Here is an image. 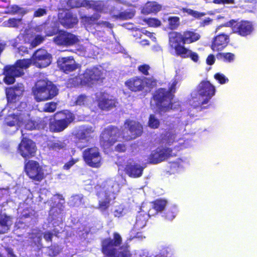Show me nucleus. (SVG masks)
I'll use <instances>...</instances> for the list:
<instances>
[{"instance_id": "f257e3e1", "label": "nucleus", "mask_w": 257, "mask_h": 257, "mask_svg": "<svg viewBox=\"0 0 257 257\" xmlns=\"http://www.w3.org/2000/svg\"><path fill=\"white\" fill-rule=\"evenodd\" d=\"M122 239L117 232L113 233V238L106 237L101 241V251L107 257H132L127 244L120 245Z\"/></svg>"}, {"instance_id": "f03ea898", "label": "nucleus", "mask_w": 257, "mask_h": 257, "mask_svg": "<svg viewBox=\"0 0 257 257\" xmlns=\"http://www.w3.org/2000/svg\"><path fill=\"white\" fill-rule=\"evenodd\" d=\"M103 79L102 71L97 67H93L86 69L81 77L76 75L68 78L67 84L70 87H76L79 85L92 86L102 82Z\"/></svg>"}, {"instance_id": "7ed1b4c3", "label": "nucleus", "mask_w": 257, "mask_h": 257, "mask_svg": "<svg viewBox=\"0 0 257 257\" xmlns=\"http://www.w3.org/2000/svg\"><path fill=\"white\" fill-rule=\"evenodd\" d=\"M200 38V35L193 29H187L183 32L172 31L169 34V42L170 46L177 51L179 47L193 43Z\"/></svg>"}, {"instance_id": "20e7f679", "label": "nucleus", "mask_w": 257, "mask_h": 257, "mask_svg": "<svg viewBox=\"0 0 257 257\" xmlns=\"http://www.w3.org/2000/svg\"><path fill=\"white\" fill-rule=\"evenodd\" d=\"M7 100V106L10 108L22 111L27 107L25 102L21 101V98L25 92V87L22 83H17L15 85L6 89Z\"/></svg>"}, {"instance_id": "39448f33", "label": "nucleus", "mask_w": 257, "mask_h": 257, "mask_svg": "<svg viewBox=\"0 0 257 257\" xmlns=\"http://www.w3.org/2000/svg\"><path fill=\"white\" fill-rule=\"evenodd\" d=\"M33 63L32 59H23L17 60L13 65H7L4 70V82L10 85L15 83L16 78L24 74V69H26Z\"/></svg>"}, {"instance_id": "423d86ee", "label": "nucleus", "mask_w": 257, "mask_h": 257, "mask_svg": "<svg viewBox=\"0 0 257 257\" xmlns=\"http://www.w3.org/2000/svg\"><path fill=\"white\" fill-rule=\"evenodd\" d=\"M197 93L202 97H205L203 100H198L197 98L193 97L192 105L195 108H199L200 110L208 108L209 105L204 106V104L208 103L209 101L215 95L216 92L215 87L212 84L210 81L203 80H202L197 86Z\"/></svg>"}, {"instance_id": "0eeeda50", "label": "nucleus", "mask_w": 257, "mask_h": 257, "mask_svg": "<svg viewBox=\"0 0 257 257\" xmlns=\"http://www.w3.org/2000/svg\"><path fill=\"white\" fill-rule=\"evenodd\" d=\"M32 92L36 101L41 102L54 98L58 94V89L51 81L40 80Z\"/></svg>"}, {"instance_id": "6e6552de", "label": "nucleus", "mask_w": 257, "mask_h": 257, "mask_svg": "<svg viewBox=\"0 0 257 257\" xmlns=\"http://www.w3.org/2000/svg\"><path fill=\"white\" fill-rule=\"evenodd\" d=\"M57 119L50 121L49 128L52 133H60L65 130L75 119L74 114L68 110L57 111L54 114Z\"/></svg>"}, {"instance_id": "1a4fd4ad", "label": "nucleus", "mask_w": 257, "mask_h": 257, "mask_svg": "<svg viewBox=\"0 0 257 257\" xmlns=\"http://www.w3.org/2000/svg\"><path fill=\"white\" fill-rule=\"evenodd\" d=\"M121 135V131L117 126L109 125L105 127L99 135L100 146L104 150L110 149L118 141Z\"/></svg>"}, {"instance_id": "9d476101", "label": "nucleus", "mask_w": 257, "mask_h": 257, "mask_svg": "<svg viewBox=\"0 0 257 257\" xmlns=\"http://www.w3.org/2000/svg\"><path fill=\"white\" fill-rule=\"evenodd\" d=\"M152 99L160 113L168 112L173 108V99L168 94L165 88L156 89L153 94Z\"/></svg>"}, {"instance_id": "9b49d317", "label": "nucleus", "mask_w": 257, "mask_h": 257, "mask_svg": "<svg viewBox=\"0 0 257 257\" xmlns=\"http://www.w3.org/2000/svg\"><path fill=\"white\" fill-rule=\"evenodd\" d=\"M175 156L176 154L173 152L172 148L160 146L152 151L148 156V161L149 164H158Z\"/></svg>"}, {"instance_id": "f8f14e48", "label": "nucleus", "mask_w": 257, "mask_h": 257, "mask_svg": "<svg viewBox=\"0 0 257 257\" xmlns=\"http://www.w3.org/2000/svg\"><path fill=\"white\" fill-rule=\"evenodd\" d=\"M27 175L32 180L41 182L45 178L44 170L39 162L34 160H28L24 166Z\"/></svg>"}, {"instance_id": "ddd939ff", "label": "nucleus", "mask_w": 257, "mask_h": 257, "mask_svg": "<svg viewBox=\"0 0 257 257\" xmlns=\"http://www.w3.org/2000/svg\"><path fill=\"white\" fill-rule=\"evenodd\" d=\"M82 158L89 167L98 168L101 165V154L97 147L93 146L85 149L82 152Z\"/></svg>"}, {"instance_id": "4468645a", "label": "nucleus", "mask_w": 257, "mask_h": 257, "mask_svg": "<svg viewBox=\"0 0 257 257\" xmlns=\"http://www.w3.org/2000/svg\"><path fill=\"white\" fill-rule=\"evenodd\" d=\"M229 23L232 32L241 37L250 35L254 30L252 23L249 21L231 20Z\"/></svg>"}, {"instance_id": "2eb2a0df", "label": "nucleus", "mask_w": 257, "mask_h": 257, "mask_svg": "<svg viewBox=\"0 0 257 257\" xmlns=\"http://www.w3.org/2000/svg\"><path fill=\"white\" fill-rule=\"evenodd\" d=\"M57 64L59 69L66 74H69L81 67L73 56L59 57L57 60Z\"/></svg>"}, {"instance_id": "dca6fc26", "label": "nucleus", "mask_w": 257, "mask_h": 257, "mask_svg": "<svg viewBox=\"0 0 257 257\" xmlns=\"http://www.w3.org/2000/svg\"><path fill=\"white\" fill-rule=\"evenodd\" d=\"M56 35L53 38V42L59 46H72L79 41L76 35L64 30L58 31Z\"/></svg>"}, {"instance_id": "f3484780", "label": "nucleus", "mask_w": 257, "mask_h": 257, "mask_svg": "<svg viewBox=\"0 0 257 257\" xmlns=\"http://www.w3.org/2000/svg\"><path fill=\"white\" fill-rule=\"evenodd\" d=\"M18 151L24 158L28 159L35 156L37 148L32 140L23 137L18 146Z\"/></svg>"}, {"instance_id": "a211bd4d", "label": "nucleus", "mask_w": 257, "mask_h": 257, "mask_svg": "<svg viewBox=\"0 0 257 257\" xmlns=\"http://www.w3.org/2000/svg\"><path fill=\"white\" fill-rule=\"evenodd\" d=\"M147 80L148 78L145 77L135 76L127 79L124 82V85L131 92H142L147 86Z\"/></svg>"}, {"instance_id": "6ab92c4d", "label": "nucleus", "mask_w": 257, "mask_h": 257, "mask_svg": "<svg viewBox=\"0 0 257 257\" xmlns=\"http://www.w3.org/2000/svg\"><path fill=\"white\" fill-rule=\"evenodd\" d=\"M94 130L92 126H88L81 130L77 134V140L75 142L76 147L82 150L90 145V141L93 139Z\"/></svg>"}, {"instance_id": "aec40b11", "label": "nucleus", "mask_w": 257, "mask_h": 257, "mask_svg": "<svg viewBox=\"0 0 257 257\" xmlns=\"http://www.w3.org/2000/svg\"><path fill=\"white\" fill-rule=\"evenodd\" d=\"M52 56L45 49L37 50L33 55V64L39 68H45L51 62Z\"/></svg>"}, {"instance_id": "412c9836", "label": "nucleus", "mask_w": 257, "mask_h": 257, "mask_svg": "<svg viewBox=\"0 0 257 257\" xmlns=\"http://www.w3.org/2000/svg\"><path fill=\"white\" fill-rule=\"evenodd\" d=\"M124 125L128 128L130 133V135L126 136L125 139L126 141L136 139L143 134V126L138 121L127 119L124 122Z\"/></svg>"}, {"instance_id": "4be33fe9", "label": "nucleus", "mask_w": 257, "mask_h": 257, "mask_svg": "<svg viewBox=\"0 0 257 257\" xmlns=\"http://www.w3.org/2000/svg\"><path fill=\"white\" fill-rule=\"evenodd\" d=\"M96 101L98 107L102 110L108 111L116 106V100L110 98L103 93H100L99 95L96 96Z\"/></svg>"}, {"instance_id": "5701e85b", "label": "nucleus", "mask_w": 257, "mask_h": 257, "mask_svg": "<svg viewBox=\"0 0 257 257\" xmlns=\"http://www.w3.org/2000/svg\"><path fill=\"white\" fill-rule=\"evenodd\" d=\"M58 20L60 24L66 29L72 28L78 23L77 17L69 11L60 13Z\"/></svg>"}, {"instance_id": "b1692460", "label": "nucleus", "mask_w": 257, "mask_h": 257, "mask_svg": "<svg viewBox=\"0 0 257 257\" xmlns=\"http://www.w3.org/2000/svg\"><path fill=\"white\" fill-rule=\"evenodd\" d=\"M229 42V36L222 33L214 37L211 45V48L213 51H221L223 50Z\"/></svg>"}, {"instance_id": "393cba45", "label": "nucleus", "mask_w": 257, "mask_h": 257, "mask_svg": "<svg viewBox=\"0 0 257 257\" xmlns=\"http://www.w3.org/2000/svg\"><path fill=\"white\" fill-rule=\"evenodd\" d=\"M144 167L134 162H127L125 165L124 171L130 177L139 178L143 175Z\"/></svg>"}, {"instance_id": "a878e982", "label": "nucleus", "mask_w": 257, "mask_h": 257, "mask_svg": "<svg viewBox=\"0 0 257 257\" xmlns=\"http://www.w3.org/2000/svg\"><path fill=\"white\" fill-rule=\"evenodd\" d=\"M35 31L37 33H43L44 37H51L56 35L58 29L56 26L53 24L52 22H45L40 25L35 26Z\"/></svg>"}, {"instance_id": "bb28decb", "label": "nucleus", "mask_w": 257, "mask_h": 257, "mask_svg": "<svg viewBox=\"0 0 257 257\" xmlns=\"http://www.w3.org/2000/svg\"><path fill=\"white\" fill-rule=\"evenodd\" d=\"M163 7L156 1H148L141 8V12L144 15H156L163 10Z\"/></svg>"}, {"instance_id": "cd10ccee", "label": "nucleus", "mask_w": 257, "mask_h": 257, "mask_svg": "<svg viewBox=\"0 0 257 257\" xmlns=\"http://www.w3.org/2000/svg\"><path fill=\"white\" fill-rule=\"evenodd\" d=\"M164 133L160 135L159 144L171 145L176 139V132L174 127H169Z\"/></svg>"}, {"instance_id": "c85d7f7f", "label": "nucleus", "mask_w": 257, "mask_h": 257, "mask_svg": "<svg viewBox=\"0 0 257 257\" xmlns=\"http://www.w3.org/2000/svg\"><path fill=\"white\" fill-rule=\"evenodd\" d=\"M47 125L46 120L44 118H38L33 120L29 119L27 120L25 124V127L28 130L44 129Z\"/></svg>"}, {"instance_id": "c756f323", "label": "nucleus", "mask_w": 257, "mask_h": 257, "mask_svg": "<svg viewBox=\"0 0 257 257\" xmlns=\"http://www.w3.org/2000/svg\"><path fill=\"white\" fill-rule=\"evenodd\" d=\"M152 208L149 210V213L154 215L165 211L167 201L165 199H157L151 202Z\"/></svg>"}, {"instance_id": "7c9ffc66", "label": "nucleus", "mask_w": 257, "mask_h": 257, "mask_svg": "<svg viewBox=\"0 0 257 257\" xmlns=\"http://www.w3.org/2000/svg\"><path fill=\"white\" fill-rule=\"evenodd\" d=\"M176 54L183 58H190L194 62H197L199 59V56L197 53L192 51L185 46L179 47L178 51H175Z\"/></svg>"}, {"instance_id": "2f4dec72", "label": "nucleus", "mask_w": 257, "mask_h": 257, "mask_svg": "<svg viewBox=\"0 0 257 257\" xmlns=\"http://www.w3.org/2000/svg\"><path fill=\"white\" fill-rule=\"evenodd\" d=\"M102 193L104 195V198L98 201L97 208L101 211H104L109 208L111 199L110 195L107 192L104 191Z\"/></svg>"}, {"instance_id": "473e14b6", "label": "nucleus", "mask_w": 257, "mask_h": 257, "mask_svg": "<svg viewBox=\"0 0 257 257\" xmlns=\"http://www.w3.org/2000/svg\"><path fill=\"white\" fill-rule=\"evenodd\" d=\"M168 28L172 31L177 30L180 25V19L177 16H170L167 19Z\"/></svg>"}, {"instance_id": "72a5a7b5", "label": "nucleus", "mask_w": 257, "mask_h": 257, "mask_svg": "<svg viewBox=\"0 0 257 257\" xmlns=\"http://www.w3.org/2000/svg\"><path fill=\"white\" fill-rule=\"evenodd\" d=\"M216 56L218 60H222L227 63H230L233 61L235 58L234 54L230 52H219L216 54Z\"/></svg>"}, {"instance_id": "f704fd0d", "label": "nucleus", "mask_w": 257, "mask_h": 257, "mask_svg": "<svg viewBox=\"0 0 257 257\" xmlns=\"http://www.w3.org/2000/svg\"><path fill=\"white\" fill-rule=\"evenodd\" d=\"M20 115L14 113L8 115L5 119V124L10 126L18 124L20 122Z\"/></svg>"}, {"instance_id": "c9c22d12", "label": "nucleus", "mask_w": 257, "mask_h": 257, "mask_svg": "<svg viewBox=\"0 0 257 257\" xmlns=\"http://www.w3.org/2000/svg\"><path fill=\"white\" fill-rule=\"evenodd\" d=\"M176 214V208L175 207H171L165 209L162 216L165 220L171 221L175 218Z\"/></svg>"}, {"instance_id": "e433bc0d", "label": "nucleus", "mask_w": 257, "mask_h": 257, "mask_svg": "<svg viewBox=\"0 0 257 257\" xmlns=\"http://www.w3.org/2000/svg\"><path fill=\"white\" fill-rule=\"evenodd\" d=\"M100 15L98 13H94L92 15L87 16L86 15L81 17V19L86 24L92 25L96 22L100 18Z\"/></svg>"}, {"instance_id": "4c0bfd02", "label": "nucleus", "mask_w": 257, "mask_h": 257, "mask_svg": "<svg viewBox=\"0 0 257 257\" xmlns=\"http://www.w3.org/2000/svg\"><path fill=\"white\" fill-rule=\"evenodd\" d=\"M152 215L148 213L147 214L145 213L140 212L136 217V224L140 227H143L146 225L148 221V216Z\"/></svg>"}, {"instance_id": "58836bf2", "label": "nucleus", "mask_w": 257, "mask_h": 257, "mask_svg": "<svg viewBox=\"0 0 257 257\" xmlns=\"http://www.w3.org/2000/svg\"><path fill=\"white\" fill-rule=\"evenodd\" d=\"M181 11L183 13H186L188 15L191 16L193 18L197 19H200L201 17L204 16L206 15V14L204 12H199L198 11L186 8H182Z\"/></svg>"}, {"instance_id": "ea45409f", "label": "nucleus", "mask_w": 257, "mask_h": 257, "mask_svg": "<svg viewBox=\"0 0 257 257\" xmlns=\"http://www.w3.org/2000/svg\"><path fill=\"white\" fill-rule=\"evenodd\" d=\"M66 144L60 141L57 142H52L48 145V148L50 150L58 151L61 150L65 149Z\"/></svg>"}, {"instance_id": "a19ab883", "label": "nucleus", "mask_w": 257, "mask_h": 257, "mask_svg": "<svg viewBox=\"0 0 257 257\" xmlns=\"http://www.w3.org/2000/svg\"><path fill=\"white\" fill-rule=\"evenodd\" d=\"M144 22L150 27L157 28L162 25L161 21L157 18H145L144 19Z\"/></svg>"}, {"instance_id": "79ce46f5", "label": "nucleus", "mask_w": 257, "mask_h": 257, "mask_svg": "<svg viewBox=\"0 0 257 257\" xmlns=\"http://www.w3.org/2000/svg\"><path fill=\"white\" fill-rule=\"evenodd\" d=\"M182 160L179 159L177 161H174L170 163V166L169 170L167 171V173L169 175L174 174L177 173L181 167V162Z\"/></svg>"}, {"instance_id": "37998d69", "label": "nucleus", "mask_w": 257, "mask_h": 257, "mask_svg": "<svg viewBox=\"0 0 257 257\" xmlns=\"http://www.w3.org/2000/svg\"><path fill=\"white\" fill-rule=\"evenodd\" d=\"M160 124L159 119L154 114H150L149 117L148 125L151 128L156 129L159 127Z\"/></svg>"}, {"instance_id": "c03bdc74", "label": "nucleus", "mask_w": 257, "mask_h": 257, "mask_svg": "<svg viewBox=\"0 0 257 257\" xmlns=\"http://www.w3.org/2000/svg\"><path fill=\"white\" fill-rule=\"evenodd\" d=\"M178 81L176 79H174L172 83L169 85L168 89H166V92L173 99L174 97V93L176 91V85Z\"/></svg>"}, {"instance_id": "a18cd8bd", "label": "nucleus", "mask_w": 257, "mask_h": 257, "mask_svg": "<svg viewBox=\"0 0 257 257\" xmlns=\"http://www.w3.org/2000/svg\"><path fill=\"white\" fill-rule=\"evenodd\" d=\"M57 104L53 101L46 103L43 108V111L47 112H54L57 108Z\"/></svg>"}, {"instance_id": "49530a36", "label": "nucleus", "mask_w": 257, "mask_h": 257, "mask_svg": "<svg viewBox=\"0 0 257 257\" xmlns=\"http://www.w3.org/2000/svg\"><path fill=\"white\" fill-rule=\"evenodd\" d=\"M45 37L41 35H37L31 42V46L32 47H36L41 44L45 40Z\"/></svg>"}, {"instance_id": "de8ad7c7", "label": "nucleus", "mask_w": 257, "mask_h": 257, "mask_svg": "<svg viewBox=\"0 0 257 257\" xmlns=\"http://www.w3.org/2000/svg\"><path fill=\"white\" fill-rule=\"evenodd\" d=\"M104 9V4L103 1H94L92 10L99 13L102 12Z\"/></svg>"}, {"instance_id": "09e8293b", "label": "nucleus", "mask_w": 257, "mask_h": 257, "mask_svg": "<svg viewBox=\"0 0 257 257\" xmlns=\"http://www.w3.org/2000/svg\"><path fill=\"white\" fill-rule=\"evenodd\" d=\"M8 220L5 218L0 219V233H6L9 229Z\"/></svg>"}, {"instance_id": "8fccbe9b", "label": "nucleus", "mask_w": 257, "mask_h": 257, "mask_svg": "<svg viewBox=\"0 0 257 257\" xmlns=\"http://www.w3.org/2000/svg\"><path fill=\"white\" fill-rule=\"evenodd\" d=\"M135 15V13L133 11H124L120 12L118 15V17L121 20H127L132 19Z\"/></svg>"}, {"instance_id": "3c124183", "label": "nucleus", "mask_w": 257, "mask_h": 257, "mask_svg": "<svg viewBox=\"0 0 257 257\" xmlns=\"http://www.w3.org/2000/svg\"><path fill=\"white\" fill-rule=\"evenodd\" d=\"M214 78L220 84H224L228 82V79L222 73H216L214 75Z\"/></svg>"}, {"instance_id": "603ef678", "label": "nucleus", "mask_w": 257, "mask_h": 257, "mask_svg": "<svg viewBox=\"0 0 257 257\" xmlns=\"http://www.w3.org/2000/svg\"><path fill=\"white\" fill-rule=\"evenodd\" d=\"M207 3H212L216 5H232L235 4V0H204Z\"/></svg>"}, {"instance_id": "864d4df0", "label": "nucleus", "mask_w": 257, "mask_h": 257, "mask_svg": "<svg viewBox=\"0 0 257 257\" xmlns=\"http://www.w3.org/2000/svg\"><path fill=\"white\" fill-rule=\"evenodd\" d=\"M150 68V66L149 64H144L139 65L138 67V70L141 74L145 76H148L149 75V71Z\"/></svg>"}, {"instance_id": "5fc2aeb1", "label": "nucleus", "mask_w": 257, "mask_h": 257, "mask_svg": "<svg viewBox=\"0 0 257 257\" xmlns=\"http://www.w3.org/2000/svg\"><path fill=\"white\" fill-rule=\"evenodd\" d=\"M83 0H68L67 4L71 8H80L83 5Z\"/></svg>"}, {"instance_id": "6e6d98bb", "label": "nucleus", "mask_w": 257, "mask_h": 257, "mask_svg": "<svg viewBox=\"0 0 257 257\" xmlns=\"http://www.w3.org/2000/svg\"><path fill=\"white\" fill-rule=\"evenodd\" d=\"M87 96L85 94H80L77 96L75 104L77 105H84L87 102Z\"/></svg>"}, {"instance_id": "4d7b16f0", "label": "nucleus", "mask_w": 257, "mask_h": 257, "mask_svg": "<svg viewBox=\"0 0 257 257\" xmlns=\"http://www.w3.org/2000/svg\"><path fill=\"white\" fill-rule=\"evenodd\" d=\"M47 10L44 8H39L36 10L33 14L34 17H41L47 14Z\"/></svg>"}, {"instance_id": "13d9d810", "label": "nucleus", "mask_w": 257, "mask_h": 257, "mask_svg": "<svg viewBox=\"0 0 257 257\" xmlns=\"http://www.w3.org/2000/svg\"><path fill=\"white\" fill-rule=\"evenodd\" d=\"M19 21L15 18H10L7 21V26L9 27H18Z\"/></svg>"}, {"instance_id": "bf43d9fd", "label": "nucleus", "mask_w": 257, "mask_h": 257, "mask_svg": "<svg viewBox=\"0 0 257 257\" xmlns=\"http://www.w3.org/2000/svg\"><path fill=\"white\" fill-rule=\"evenodd\" d=\"M77 160L71 158L68 162L64 164V165L63 166V169L66 170L70 169V168L77 162Z\"/></svg>"}, {"instance_id": "052dcab7", "label": "nucleus", "mask_w": 257, "mask_h": 257, "mask_svg": "<svg viewBox=\"0 0 257 257\" xmlns=\"http://www.w3.org/2000/svg\"><path fill=\"white\" fill-rule=\"evenodd\" d=\"M114 150L119 153H124L126 150V145L124 144H118L115 146Z\"/></svg>"}, {"instance_id": "680f3d73", "label": "nucleus", "mask_w": 257, "mask_h": 257, "mask_svg": "<svg viewBox=\"0 0 257 257\" xmlns=\"http://www.w3.org/2000/svg\"><path fill=\"white\" fill-rule=\"evenodd\" d=\"M53 233L50 231H45L43 233L44 238L47 242H52Z\"/></svg>"}, {"instance_id": "e2e57ef3", "label": "nucleus", "mask_w": 257, "mask_h": 257, "mask_svg": "<svg viewBox=\"0 0 257 257\" xmlns=\"http://www.w3.org/2000/svg\"><path fill=\"white\" fill-rule=\"evenodd\" d=\"M213 20L210 18H207L205 19L204 20L200 22L199 23V27H205L209 25H210Z\"/></svg>"}, {"instance_id": "0e129e2a", "label": "nucleus", "mask_w": 257, "mask_h": 257, "mask_svg": "<svg viewBox=\"0 0 257 257\" xmlns=\"http://www.w3.org/2000/svg\"><path fill=\"white\" fill-rule=\"evenodd\" d=\"M94 1L83 0L82 7L86 8L87 9H92Z\"/></svg>"}, {"instance_id": "69168bd1", "label": "nucleus", "mask_w": 257, "mask_h": 257, "mask_svg": "<svg viewBox=\"0 0 257 257\" xmlns=\"http://www.w3.org/2000/svg\"><path fill=\"white\" fill-rule=\"evenodd\" d=\"M215 62V57L213 54H210L206 59V63L208 65H212Z\"/></svg>"}, {"instance_id": "338daca9", "label": "nucleus", "mask_w": 257, "mask_h": 257, "mask_svg": "<svg viewBox=\"0 0 257 257\" xmlns=\"http://www.w3.org/2000/svg\"><path fill=\"white\" fill-rule=\"evenodd\" d=\"M97 24L103 25V26H106V27L109 28H111L112 27V25L110 23L106 21H102L101 22L97 23Z\"/></svg>"}, {"instance_id": "774afa93", "label": "nucleus", "mask_w": 257, "mask_h": 257, "mask_svg": "<svg viewBox=\"0 0 257 257\" xmlns=\"http://www.w3.org/2000/svg\"><path fill=\"white\" fill-rule=\"evenodd\" d=\"M114 215L115 217H119L122 215V211L115 210L114 212Z\"/></svg>"}]
</instances>
